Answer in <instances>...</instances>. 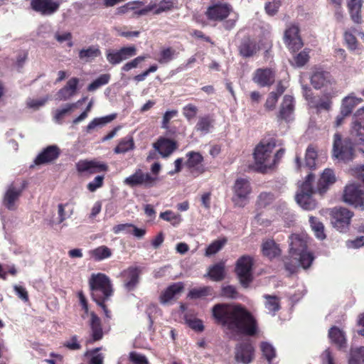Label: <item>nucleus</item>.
Here are the masks:
<instances>
[{
  "mask_svg": "<svg viewBox=\"0 0 364 364\" xmlns=\"http://www.w3.org/2000/svg\"><path fill=\"white\" fill-rule=\"evenodd\" d=\"M336 181V176L332 169L326 168L317 183L316 191L323 196L329 188L330 186L333 185Z\"/></svg>",
  "mask_w": 364,
  "mask_h": 364,
  "instance_id": "obj_27",
  "label": "nucleus"
},
{
  "mask_svg": "<svg viewBox=\"0 0 364 364\" xmlns=\"http://www.w3.org/2000/svg\"><path fill=\"white\" fill-rule=\"evenodd\" d=\"M363 0H348L347 7L350 19L356 24L362 23V6Z\"/></svg>",
  "mask_w": 364,
  "mask_h": 364,
  "instance_id": "obj_31",
  "label": "nucleus"
},
{
  "mask_svg": "<svg viewBox=\"0 0 364 364\" xmlns=\"http://www.w3.org/2000/svg\"><path fill=\"white\" fill-rule=\"evenodd\" d=\"M106 58L107 61L112 65H117L122 62V58H120L118 50H107L106 53Z\"/></svg>",
  "mask_w": 364,
  "mask_h": 364,
  "instance_id": "obj_62",
  "label": "nucleus"
},
{
  "mask_svg": "<svg viewBox=\"0 0 364 364\" xmlns=\"http://www.w3.org/2000/svg\"><path fill=\"white\" fill-rule=\"evenodd\" d=\"M134 141L132 136L122 139L114 149L115 154H124L134 149Z\"/></svg>",
  "mask_w": 364,
  "mask_h": 364,
  "instance_id": "obj_38",
  "label": "nucleus"
},
{
  "mask_svg": "<svg viewBox=\"0 0 364 364\" xmlns=\"http://www.w3.org/2000/svg\"><path fill=\"white\" fill-rule=\"evenodd\" d=\"M153 147L163 158L168 157L178 148L177 142L166 137H159Z\"/></svg>",
  "mask_w": 364,
  "mask_h": 364,
  "instance_id": "obj_23",
  "label": "nucleus"
},
{
  "mask_svg": "<svg viewBox=\"0 0 364 364\" xmlns=\"http://www.w3.org/2000/svg\"><path fill=\"white\" fill-rule=\"evenodd\" d=\"M175 50L171 48H166L160 52V58L158 60L161 64L167 63L173 58Z\"/></svg>",
  "mask_w": 364,
  "mask_h": 364,
  "instance_id": "obj_60",
  "label": "nucleus"
},
{
  "mask_svg": "<svg viewBox=\"0 0 364 364\" xmlns=\"http://www.w3.org/2000/svg\"><path fill=\"white\" fill-rule=\"evenodd\" d=\"M328 338L331 343L339 349L346 348L347 339L345 332L338 327L333 326L328 330Z\"/></svg>",
  "mask_w": 364,
  "mask_h": 364,
  "instance_id": "obj_29",
  "label": "nucleus"
},
{
  "mask_svg": "<svg viewBox=\"0 0 364 364\" xmlns=\"http://www.w3.org/2000/svg\"><path fill=\"white\" fill-rule=\"evenodd\" d=\"M158 180L157 176H151V173L137 168L133 174L124 179V183L131 188L144 186L150 188L156 186Z\"/></svg>",
  "mask_w": 364,
  "mask_h": 364,
  "instance_id": "obj_7",
  "label": "nucleus"
},
{
  "mask_svg": "<svg viewBox=\"0 0 364 364\" xmlns=\"http://www.w3.org/2000/svg\"><path fill=\"white\" fill-rule=\"evenodd\" d=\"M289 255L292 257L307 249V237L299 234H291L289 236Z\"/></svg>",
  "mask_w": 364,
  "mask_h": 364,
  "instance_id": "obj_26",
  "label": "nucleus"
},
{
  "mask_svg": "<svg viewBox=\"0 0 364 364\" xmlns=\"http://www.w3.org/2000/svg\"><path fill=\"white\" fill-rule=\"evenodd\" d=\"M207 275L213 282L223 281L226 275L225 262L220 261L210 266Z\"/></svg>",
  "mask_w": 364,
  "mask_h": 364,
  "instance_id": "obj_33",
  "label": "nucleus"
},
{
  "mask_svg": "<svg viewBox=\"0 0 364 364\" xmlns=\"http://www.w3.org/2000/svg\"><path fill=\"white\" fill-rule=\"evenodd\" d=\"M279 97L274 94V92H271L265 102L264 107L267 111H272L274 109L276 105L278 102Z\"/></svg>",
  "mask_w": 364,
  "mask_h": 364,
  "instance_id": "obj_64",
  "label": "nucleus"
},
{
  "mask_svg": "<svg viewBox=\"0 0 364 364\" xmlns=\"http://www.w3.org/2000/svg\"><path fill=\"white\" fill-rule=\"evenodd\" d=\"M141 3L139 1L129 2L126 5L119 8L120 12L125 13L128 11H134V14L137 16H143L146 14L148 12L151 11L154 9V6L149 5L143 9H139V6Z\"/></svg>",
  "mask_w": 364,
  "mask_h": 364,
  "instance_id": "obj_35",
  "label": "nucleus"
},
{
  "mask_svg": "<svg viewBox=\"0 0 364 364\" xmlns=\"http://www.w3.org/2000/svg\"><path fill=\"white\" fill-rule=\"evenodd\" d=\"M264 298L266 299L265 308L274 315L280 309L279 299L277 296L264 294Z\"/></svg>",
  "mask_w": 364,
  "mask_h": 364,
  "instance_id": "obj_45",
  "label": "nucleus"
},
{
  "mask_svg": "<svg viewBox=\"0 0 364 364\" xmlns=\"http://www.w3.org/2000/svg\"><path fill=\"white\" fill-rule=\"evenodd\" d=\"M262 252L264 256L272 259L280 255L281 250L274 240H267L262 245Z\"/></svg>",
  "mask_w": 364,
  "mask_h": 364,
  "instance_id": "obj_34",
  "label": "nucleus"
},
{
  "mask_svg": "<svg viewBox=\"0 0 364 364\" xmlns=\"http://www.w3.org/2000/svg\"><path fill=\"white\" fill-rule=\"evenodd\" d=\"M294 110V98L291 95H286L280 105L279 111L277 114L278 120L289 122Z\"/></svg>",
  "mask_w": 364,
  "mask_h": 364,
  "instance_id": "obj_28",
  "label": "nucleus"
},
{
  "mask_svg": "<svg viewBox=\"0 0 364 364\" xmlns=\"http://www.w3.org/2000/svg\"><path fill=\"white\" fill-rule=\"evenodd\" d=\"M141 269L137 267H129L121 273L124 287L128 291H133L139 282Z\"/></svg>",
  "mask_w": 364,
  "mask_h": 364,
  "instance_id": "obj_22",
  "label": "nucleus"
},
{
  "mask_svg": "<svg viewBox=\"0 0 364 364\" xmlns=\"http://www.w3.org/2000/svg\"><path fill=\"white\" fill-rule=\"evenodd\" d=\"M214 323L234 336H255L258 331L255 316L240 304L218 303L211 309Z\"/></svg>",
  "mask_w": 364,
  "mask_h": 364,
  "instance_id": "obj_1",
  "label": "nucleus"
},
{
  "mask_svg": "<svg viewBox=\"0 0 364 364\" xmlns=\"http://www.w3.org/2000/svg\"><path fill=\"white\" fill-rule=\"evenodd\" d=\"M310 81L311 84L316 90L328 87L332 90L334 89L333 86L336 85V80L331 73L320 69L315 70L312 73Z\"/></svg>",
  "mask_w": 364,
  "mask_h": 364,
  "instance_id": "obj_16",
  "label": "nucleus"
},
{
  "mask_svg": "<svg viewBox=\"0 0 364 364\" xmlns=\"http://www.w3.org/2000/svg\"><path fill=\"white\" fill-rule=\"evenodd\" d=\"M333 156L340 161L347 162L354 156V148L349 139H342L341 134L333 135Z\"/></svg>",
  "mask_w": 364,
  "mask_h": 364,
  "instance_id": "obj_6",
  "label": "nucleus"
},
{
  "mask_svg": "<svg viewBox=\"0 0 364 364\" xmlns=\"http://www.w3.org/2000/svg\"><path fill=\"white\" fill-rule=\"evenodd\" d=\"M284 42L292 52H296L302 48L304 44L299 36V28L297 26L292 25L286 29Z\"/></svg>",
  "mask_w": 364,
  "mask_h": 364,
  "instance_id": "obj_18",
  "label": "nucleus"
},
{
  "mask_svg": "<svg viewBox=\"0 0 364 364\" xmlns=\"http://www.w3.org/2000/svg\"><path fill=\"white\" fill-rule=\"evenodd\" d=\"M350 136L355 144L363 146L364 151V110L358 111L356 119L352 122Z\"/></svg>",
  "mask_w": 364,
  "mask_h": 364,
  "instance_id": "obj_21",
  "label": "nucleus"
},
{
  "mask_svg": "<svg viewBox=\"0 0 364 364\" xmlns=\"http://www.w3.org/2000/svg\"><path fill=\"white\" fill-rule=\"evenodd\" d=\"M361 102V99L355 97L353 95L346 97L343 100L341 106V110L346 114H350L354 108Z\"/></svg>",
  "mask_w": 364,
  "mask_h": 364,
  "instance_id": "obj_36",
  "label": "nucleus"
},
{
  "mask_svg": "<svg viewBox=\"0 0 364 364\" xmlns=\"http://www.w3.org/2000/svg\"><path fill=\"white\" fill-rule=\"evenodd\" d=\"M116 118V114H112L105 117L93 119L86 127V132H90L97 127H102L112 122Z\"/></svg>",
  "mask_w": 364,
  "mask_h": 364,
  "instance_id": "obj_41",
  "label": "nucleus"
},
{
  "mask_svg": "<svg viewBox=\"0 0 364 364\" xmlns=\"http://www.w3.org/2000/svg\"><path fill=\"white\" fill-rule=\"evenodd\" d=\"M129 360L133 364H149L148 359L144 355L136 352H131L129 353Z\"/></svg>",
  "mask_w": 364,
  "mask_h": 364,
  "instance_id": "obj_63",
  "label": "nucleus"
},
{
  "mask_svg": "<svg viewBox=\"0 0 364 364\" xmlns=\"http://www.w3.org/2000/svg\"><path fill=\"white\" fill-rule=\"evenodd\" d=\"M147 58L146 55H140L134 59L132 60L129 62H127L122 67V70L124 72H128L132 68H135L138 66V65L141 63L142 61L145 60V59Z\"/></svg>",
  "mask_w": 364,
  "mask_h": 364,
  "instance_id": "obj_61",
  "label": "nucleus"
},
{
  "mask_svg": "<svg viewBox=\"0 0 364 364\" xmlns=\"http://www.w3.org/2000/svg\"><path fill=\"white\" fill-rule=\"evenodd\" d=\"M119 50L120 58H122V62L127 59H129L136 55V48L135 46H124L122 47Z\"/></svg>",
  "mask_w": 364,
  "mask_h": 364,
  "instance_id": "obj_56",
  "label": "nucleus"
},
{
  "mask_svg": "<svg viewBox=\"0 0 364 364\" xmlns=\"http://www.w3.org/2000/svg\"><path fill=\"white\" fill-rule=\"evenodd\" d=\"M317 151L313 145H309L306 151L305 165L309 168H314L316 166L317 159Z\"/></svg>",
  "mask_w": 364,
  "mask_h": 364,
  "instance_id": "obj_46",
  "label": "nucleus"
},
{
  "mask_svg": "<svg viewBox=\"0 0 364 364\" xmlns=\"http://www.w3.org/2000/svg\"><path fill=\"white\" fill-rule=\"evenodd\" d=\"M232 6L227 3L214 4L207 8L205 14L207 18L213 21H222L232 12Z\"/></svg>",
  "mask_w": 364,
  "mask_h": 364,
  "instance_id": "obj_12",
  "label": "nucleus"
},
{
  "mask_svg": "<svg viewBox=\"0 0 364 364\" xmlns=\"http://www.w3.org/2000/svg\"><path fill=\"white\" fill-rule=\"evenodd\" d=\"M110 80L109 74H102L92 82L87 87V91L93 92L102 85H107Z\"/></svg>",
  "mask_w": 364,
  "mask_h": 364,
  "instance_id": "obj_49",
  "label": "nucleus"
},
{
  "mask_svg": "<svg viewBox=\"0 0 364 364\" xmlns=\"http://www.w3.org/2000/svg\"><path fill=\"white\" fill-rule=\"evenodd\" d=\"M90 326L91 329L92 342L100 341L103 337L101 320L95 312L90 314Z\"/></svg>",
  "mask_w": 364,
  "mask_h": 364,
  "instance_id": "obj_32",
  "label": "nucleus"
},
{
  "mask_svg": "<svg viewBox=\"0 0 364 364\" xmlns=\"http://www.w3.org/2000/svg\"><path fill=\"white\" fill-rule=\"evenodd\" d=\"M78 173L87 172L89 174H94L101 172H107L109 170L108 165L97 159L80 160L75 164Z\"/></svg>",
  "mask_w": 364,
  "mask_h": 364,
  "instance_id": "obj_14",
  "label": "nucleus"
},
{
  "mask_svg": "<svg viewBox=\"0 0 364 364\" xmlns=\"http://www.w3.org/2000/svg\"><path fill=\"white\" fill-rule=\"evenodd\" d=\"M353 212L346 208H334L331 210V223L341 232H346L349 230Z\"/></svg>",
  "mask_w": 364,
  "mask_h": 364,
  "instance_id": "obj_9",
  "label": "nucleus"
},
{
  "mask_svg": "<svg viewBox=\"0 0 364 364\" xmlns=\"http://www.w3.org/2000/svg\"><path fill=\"white\" fill-rule=\"evenodd\" d=\"M184 289V284L181 282L173 283L169 285L160 295L159 301L165 304L169 302L174 296Z\"/></svg>",
  "mask_w": 364,
  "mask_h": 364,
  "instance_id": "obj_30",
  "label": "nucleus"
},
{
  "mask_svg": "<svg viewBox=\"0 0 364 364\" xmlns=\"http://www.w3.org/2000/svg\"><path fill=\"white\" fill-rule=\"evenodd\" d=\"M198 111V107L195 105L191 103L183 107V114L188 121L196 117Z\"/></svg>",
  "mask_w": 364,
  "mask_h": 364,
  "instance_id": "obj_58",
  "label": "nucleus"
},
{
  "mask_svg": "<svg viewBox=\"0 0 364 364\" xmlns=\"http://www.w3.org/2000/svg\"><path fill=\"white\" fill-rule=\"evenodd\" d=\"M276 147V140L271 138L268 140H262L254 149L253 159L255 170L261 173H266L273 170L272 161L273 150Z\"/></svg>",
  "mask_w": 364,
  "mask_h": 364,
  "instance_id": "obj_2",
  "label": "nucleus"
},
{
  "mask_svg": "<svg viewBox=\"0 0 364 364\" xmlns=\"http://www.w3.org/2000/svg\"><path fill=\"white\" fill-rule=\"evenodd\" d=\"M221 295L228 299H235L239 296V292L235 287L232 285H227L222 287Z\"/></svg>",
  "mask_w": 364,
  "mask_h": 364,
  "instance_id": "obj_59",
  "label": "nucleus"
},
{
  "mask_svg": "<svg viewBox=\"0 0 364 364\" xmlns=\"http://www.w3.org/2000/svg\"><path fill=\"white\" fill-rule=\"evenodd\" d=\"M309 223L313 231L314 232L315 236L321 240H324L326 236L324 232V226L323 223L320 222L317 218L314 216H311L309 218Z\"/></svg>",
  "mask_w": 364,
  "mask_h": 364,
  "instance_id": "obj_43",
  "label": "nucleus"
},
{
  "mask_svg": "<svg viewBox=\"0 0 364 364\" xmlns=\"http://www.w3.org/2000/svg\"><path fill=\"white\" fill-rule=\"evenodd\" d=\"M77 108V103H68L62 109H58L55 112L54 118L58 122L63 119L65 115L70 113L74 109Z\"/></svg>",
  "mask_w": 364,
  "mask_h": 364,
  "instance_id": "obj_53",
  "label": "nucleus"
},
{
  "mask_svg": "<svg viewBox=\"0 0 364 364\" xmlns=\"http://www.w3.org/2000/svg\"><path fill=\"white\" fill-rule=\"evenodd\" d=\"M348 364H364V347L351 349Z\"/></svg>",
  "mask_w": 364,
  "mask_h": 364,
  "instance_id": "obj_48",
  "label": "nucleus"
},
{
  "mask_svg": "<svg viewBox=\"0 0 364 364\" xmlns=\"http://www.w3.org/2000/svg\"><path fill=\"white\" fill-rule=\"evenodd\" d=\"M227 240L223 238L222 240H217L210 243L205 250V255L211 256L219 252L226 243Z\"/></svg>",
  "mask_w": 364,
  "mask_h": 364,
  "instance_id": "obj_52",
  "label": "nucleus"
},
{
  "mask_svg": "<svg viewBox=\"0 0 364 364\" xmlns=\"http://www.w3.org/2000/svg\"><path fill=\"white\" fill-rule=\"evenodd\" d=\"M159 217L164 220L171 223V224L174 226L178 225L181 222L180 215L175 214L171 210H166L165 212L161 213Z\"/></svg>",
  "mask_w": 364,
  "mask_h": 364,
  "instance_id": "obj_55",
  "label": "nucleus"
},
{
  "mask_svg": "<svg viewBox=\"0 0 364 364\" xmlns=\"http://www.w3.org/2000/svg\"><path fill=\"white\" fill-rule=\"evenodd\" d=\"M314 174L309 173L301 183L296 195L297 203L304 210H311L316 207V200L313 198V194L317 191L314 188Z\"/></svg>",
  "mask_w": 364,
  "mask_h": 364,
  "instance_id": "obj_4",
  "label": "nucleus"
},
{
  "mask_svg": "<svg viewBox=\"0 0 364 364\" xmlns=\"http://www.w3.org/2000/svg\"><path fill=\"white\" fill-rule=\"evenodd\" d=\"M60 2L55 0H31V9L43 16H50L55 13Z\"/></svg>",
  "mask_w": 364,
  "mask_h": 364,
  "instance_id": "obj_19",
  "label": "nucleus"
},
{
  "mask_svg": "<svg viewBox=\"0 0 364 364\" xmlns=\"http://www.w3.org/2000/svg\"><path fill=\"white\" fill-rule=\"evenodd\" d=\"M237 50L242 59H250L257 55L260 46L255 38L247 35L239 41Z\"/></svg>",
  "mask_w": 364,
  "mask_h": 364,
  "instance_id": "obj_10",
  "label": "nucleus"
},
{
  "mask_svg": "<svg viewBox=\"0 0 364 364\" xmlns=\"http://www.w3.org/2000/svg\"><path fill=\"white\" fill-rule=\"evenodd\" d=\"M213 122L214 119L208 114L200 117L196 125V129L197 131L207 134L210 132V128L213 127Z\"/></svg>",
  "mask_w": 364,
  "mask_h": 364,
  "instance_id": "obj_42",
  "label": "nucleus"
},
{
  "mask_svg": "<svg viewBox=\"0 0 364 364\" xmlns=\"http://www.w3.org/2000/svg\"><path fill=\"white\" fill-rule=\"evenodd\" d=\"M213 289L210 286H205L200 288H193L188 294V297L192 299H200L208 296H212Z\"/></svg>",
  "mask_w": 364,
  "mask_h": 364,
  "instance_id": "obj_40",
  "label": "nucleus"
},
{
  "mask_svg": "<svg viewBox=\"0 0 364 364\" xmlns=\"http://www.w3.org/2000/svg\"><path fill=\"white\" fill-rule=\"evenodd\" d=\"M253 258L250 255H242L236 262L235 273L244 288H247L253 281Z\"/></svg>",
  "mask_w": 364,
  "mask_h": 364,
  "instance_id": "obj_5",
  "label": "nucleus"
},
{
  "mask_svg": "<svg viewBox=\"0 0 364 364\" xmlns=\"http://www.w3.org/2000/svg\"><path fill=\"white\" fill-rule=\"evenodd\" d=\"M60 153V149L57 146H48L36 156L34 163L36 165H41L52 162L58 158Z\"/></svg>",
  "mask_w": 364,
  "mask_h": 364,
  "instance_id": "obj_24",
  "label": "nucleus"
},
{
  "mask_svg": "<svg viewBox=\"0 0 364 364\" xmlns=\"http://www.w3.org/2000/svg\"><path fill=\"white\" fill-rule=\"evenodd\" d=\"M91 296L95 302L106 301L113 294L110 279L103 273L92 274L89 279Z\"/></svg>",
  "mask_w": 364,
  "mask_h": 364,
  "instance_id": "obj_3",
  "label": "nucleus"
},
{
  "mask_svg": "<svg viewBox=\"0 0 364 364\" xmlns=\"http://www.w3.org/2000/svg\"><path fill=\"white\" fill-rule=\"evenodd\" d=\"M101 52L100 49L95 46H90L86 49H82L79 52V58L82 60L95 58L100 56Z\"/></svg>",
  "mask_w": 364,
  "mask_h": 364,
  "instance_id": "obj_51",
  "label": "nucleus"
},
{
  "mask_svg": "<svg viewBox=\"0 0 364 364\" xmlns=\"http://www.w3.org/2000/svg\"><path fill=\"white\" fill-rule=\"evenodd\" d=\"M284 263L285 269L290 274L297 272L299 268L300 267L297 257L295 256L292 257L291 255L290 257H287L284 258Z\"/></svg>",
  "mask_w": 364,
  "mask_h": 364,
  "instance_id": "obj_50",
  "label": "nucleus"
},
{
  "mask_svg": "<svg viewBox=\"0 0 364 364\" xmlns=\"http://www.w3.org/2000/svg\"><path fill=\"white\" fill-rule=\"evenodd\" d=\"M275 200L274 193L271 192H262L257 197L256 206L257 209L265 208L270 205Z\"/></svg>",
  "mask_w": 364,
  "mask_h": 364,
  "instance_id": "obj_39",
  "label": "nucleus"
},
{
  "mask_svg": "<svg viewBox=\"0 0 364 364\" xmlns=\"http://www.w3.org/2000/svg\"><path fill=\"white\" fill-rule=\"evenodd\" d=\"M154 14L158 15L163 12H168L176 8V3L172 0H162L158 5L154 4Z\"/></svg>",
  "mask_w": 364,
  "mask_h": 364,
  "instance_id": "obj_47",
  "label": "nucleus"
},
{
  "mask_svg": "<svg viewBox=\"0 0 364 364\" xmlns=\"http://www.w3.org/2000/svg\"><path fill=\"white\" fill-rule=\"evenodd\" d=\"M294 256L297 257L299 266L304 269L309 268L314 259L313 253L307 252L306 250L299 252Z\"/></svg>",
  "mask_w": 364,
  "mask_h": 364,
  "instance_id": "obj_44",
  "label": "nucleus"
},
{
  "mask_svg": "<svg viewBox=\"0 0 364 364\" xmlns=\"http://www.w3.org/2000/svg\"><path fill=\"white\" fill-rule=\"evenodd\" d=\"M90 257L95 261H101L111 257L112 250L105 245L100 246L89 252Z\"/></svg>",
  "mask_w": 364,
  "mask_h": 364,
  "instance_id": "obj_37",
  "label": "nucleus"
},
{
  "mask_svg": "<svg viewBox=\"0 0 364 364\" xmlns=\"http://www.w3.org/2000/svg\"><path fill=\"white\" fill-rule=\"evenodd\" d=\"M261 350L267 360L270 363L276 356V352L274 347L267 342H262L260 345Z\"/></svg>",
  "mask_w": 364,
  "mask_h": 364,
  "instance_id": "obj_54",
  "label": "nucleus"
},
{
  "mask_svg": "<svg viewBox=\"0 0 364 364\" xmlns=\"http://www.w3.org/2000/svg\"><path fill=\"white\" fill-rule=\"evenodd\" d=\"M26 183L23 182L22 186L19 188H16L14 184H11L4 196V205L9 209L13 210L14 208L15 202L21 196L23 189L26 188Z\"/></svg>",
  "mask_w": 364,
  "mask_h": 364,
  "instance_id": "obj_25",
  "label": "nucleus"
},
{
  "mask_svg": "<svg viewBox=\"0 0 364 364\" xmlns=\"http://www.w3.org/2000/svg\"><path fill=\"white\" fill-rule=\"evenodd\" d=\"M337 92L336 90L332 89L330 92H325L321 95L311 97L309 100L311 107L316 109L317 112H328L332 107V99L337 95Z\"/></svg>",
  "mask_w": 364,
  "mask_h": 364,
  "instance_id": "obj_15",
  "label": "nucleus"
},
{
  "mask_svg": "<svg viewBox=\"0 0 364 364\" xmlns=\"http://www.w3.org/2000/svg\"><path fill=\"white\" fill-rule=\"evenodd\" d=\"M55 39L60 43H63V42H67V46L68 48H71L73 46V35L70 32H65V33H59L57 32L54 36Z\"/></svg>",
  "mask_w": 364,
  "mask_h": 364,
  "instance_id": "obj_57",
  "label": "nucleus"
},
{
  "mask_svg": "<svg viewBox=\"0 0 364 364\" xmlns=\"http://www.w3.org/2000/svg\"><path fill=\"white\" fill-rule=\"evenodd\" d=\"M234 197L232 198L235 205L243 207L245 201L247 200L252 193V187L247 178H237L232 187Z\"/></svg>",
  "mask_w": 364,
  "mask_h": 364,
  "instance_id": "obj_11",
  "label": "nucleus"
},
{
  "mask_svg": "<svg viewBox=\"0 0 364 364\" xmlns=\"http://www.w3.org/2000/svg\"><path fill=\"white\" fill-rule=\"evenodd\" d=\"M276 71L270 68H257L252 77V80L259 87H269L274 83Z\"/></svg>",
  "mask_w": 364,
  "mask_h": 364,
  "instance_id": "obj_20",
  "label": "nucleus"
},
{
  "mask_svg": "<svg viewBox=\"0 0 364 364\" xmlns=\"http://www.w3.org/2000/svg\"><path fill=\"white\" fill-rule=\"evenodd\" d=\"M342 197L345 203L364 210V191L360 185L356 183L346 185Z\"/></svg>",
  "mask_w": 364,
  "mask_h": 364,
  "instance_id": "obj_8",
  "label": "nucleus"
},
{
  "mask_svg": "<svg viewBox=\"0 0 364 364\" xmlns=\"http://www.w3.org/2000/svg\"><path fill=\"white\" fill-rule=\"evenodd\" d=\"M186 156L187 160L184 165L193 176L196 177L205 171V167L203 164V156L200 153L191 151L188 152Z\"/></svg>",
  "mask_w": 364,
  "mask_h": 364,
  "instance_id": "obj_13",
  "label": "nucleus"
},
{
  "mask_svg": "<svg viewBox=\"0 0 364 364\" xmlns=\"http://www.w3.org/2000/svg\"><path fill=\"white\" fill-rule=\"evenodd\" d=\"M255 356V348L250 341H242L236 345L235 359L237 363H250Z\"/></svg>",
  "mask_w": 364,
  "mask_h": 364,
  "instance_id": "obj_17",
  "label": "nucleus"
}]
</instances>
